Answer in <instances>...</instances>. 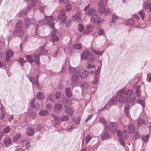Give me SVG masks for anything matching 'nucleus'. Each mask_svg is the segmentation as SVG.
<instances>
[{
    "label": "nucleus",
    "mask_w": 151,
    "mask_h": 151,
    "mask_svg": "<svg viewBox=\"0 0 151 151\" xmlns=\"http://www.w3.org/2000/svg\"><path fill=\"white\" fill-rule=\"evenodd\" d=\"M73 47L74 49L80 50L82 48V45L81 43H77L73 45Z\"/></svg>",
    "instance_id": "44"
},
{
    "label": "nucleus",
    "mask_w": 151,
    "mask_h": 151,
    "mask_svg": "<svg viewBox=\"0 0 151 151\" xmlns=\"http://www.w3.org/2000/svg\"><path fill=\"white\" fill-rule=\"evenodd\" d=\"M133 93L132 89H128L124 91L123 89H122L117 91V96L118 98V101L121 104H129L134 101L135 100L133 99L132 97H127L126 96H130Z\"/></svg>",
    "instance_id": "2"
},
{
    "label": "nucleus",
    "mask_w": 151,
    "mask_h": 151,
    "mask_svg": "<svg viewBox=\"0 0 151 151\" xmlns=\"http://www.w3.org/2000/svg\"><path fill=\"white\" fill-rule=\"evenodd\" d=\"M37 113L33 111L31 112L29 114L30 118L32 119H35L36 117Z\"/></svg>",
    "instance_id": "37"
},
{
    "label": "nucleus",
    "mask_w": 151,
    "mask_h": 151,
    "mask_svg": "<svg viewBox=\"0 0 151 151\" xmlns=\"http://www.w3.org/2000/svg\"><path fill=\"white\" fill-rule=\"evenodd\" d=\"M66 94L68 97H71L72 96V91L69 88H66L65 90Z\"/></svg>",
    "instance_id": "26"
},
{
    "label": "nucleus",
    "mask_w": 151,
    "mask_h": 151,
    "mask_svg": "<svg viewBox=\"0 0 151 151\" xmlns=\"http://www.w3.org/2000/svg\"><path fill=\"white\" fill-rule=\"evenodd\" d=\"M81 18V14L80 13L78 12L76 13L74 16H73L72 18L75 20L78 21Z\"/></svg>",
    "instance_id": "27"
},
{
    "label": "nucleus",
    "mask_w": 151,
    "mask_h": 151,
    "mask_svg": "<svg viewBox=\"0 0 151 151\" xmlns=\"http://www.w3.org/2000/svg\"><path fill=\"white\" fill-rule=\"evenodd\" d=\"M91 22L92 23H99L100 21L98 15L96 14H93L91 18Z\"/></svg>",
    "instance_id": "11"
},
{
    "label": "nucleus",
    "mask_w": 151,
    "mask_h": 151,
    "mask_svg": "<svg viewBox=\"0 0 151 151\" xmlns=\"http://www.w3.org/2000/svg\"><path fill=\"white\" fill-rule=\"evenodd\" d=\"M119 141L120 142V144L121 145L123 146H124L125 145V143L124 140L122 138H120L119 139Z\"/></svg>",
    "instance_id": "58"
},
{
    "label": "nucleus",
    "mask_w": 151,
    "mask_h": 151,
    "mask_svg": "<svg viewBox=\"0 0 151 151\" xmlns=\"http://www.w3.org/2000/svg\"><path fill=\"white\" fill-rule=\"evenodd\" d=\"M37 52L40 55H46L47 54V50H45L44 47H40L37 50Z\"/></svg>",
    "instance_id": "17"
},
{
    "label": "nucleus",
    "mask_w": 151,
    "mask_h": 151,
    "mask_svg": "<svg viewBox=\"0 0 151 151\" xmlns=\"http://www.w3.org/2000/svg\"><path fill=\"white\" fill-rule=\"evenodd\" d=\"M44 97V96L42 93L39 92L37 93V98L38 100H41L43 99Z\"/></svg>",
    "instance_id": "33"
},
{
    "label": "nucleus",
    "mask_w": 151,
    "mask_h": 151,
    "mask_svg": "<svg viewBox=\"0 0 151 151\" xmlns=\"http://www.w3.org/2000/svg\"><path fill=\"white\" fill-rule=\"evenodd\" d=\"M149 137L150 135L149 134H144L142 136V139L145 142H146Z\"/></svg>",
    "instance_id": "46"
},
{
    "label": "nucleus",
    "mask_w": 151,
    "mask_h": 151,
    "mask_svg": "<svg viewBox=\"0 0 151 151\" xmlns=\"http://www.w3.org/2000/svg\"><path fill=\"white\" fill-rule=\"evenodd\" d=\"M33 20V19H29L27 18H26L24 20V25L26 28L28 27L32 23L34 22L32 21Z\"/></svg>",
    "instance_id": "13"
},
{
    "label": "nucleus",
    "mask_w": 151,
    "mask_h": 151,
    "mask_svg": "<svg viewBox=\"0 0 151 151\" xmlns=\"http://www.w3.org/2000/svg\"><path fill=\"white\" fill-rule=\"evenodd\" d=\"M96 66L94 64H89L87 66V68L88 69H90L91 68H94Z\"/></svg>",
    "instance_id": "60"
},
{
    "label": "nucleus",
    "mask_w": 151,
    "mask_h": 151,
    "mask_svg": "<svg viewBox=\"0 0 151 151\" xmlns=\"http://www.w3.org/2000/svg\"><path fill=\"white\" fill-rule=\"evenodd\" d=\"M19 62L21 64H24L26 62V61L24 60L22 58H20L19 60Z\"/></svg>",
    "instance_id": "63"
},
{
    "label": "nucleus",
    "mask_w": 151,
    "mask_h": 151,
    "mask_svg": "<svg viewBox=\"0 0 151 151\" xmlns=\"http://www.w3.org/2000/svg\"><path fill=\"white\" fill-rule=\"evenodd\" d=\"M86 30V31L83 32L84 34H88L91 32L92 31L91 28V27L88 26L87 27Z\"/></svg>",
    "instance_id": "53"
},
{
    "label": "nucleus",
    "mask_w": 151,
    "mask_h": 151,
    "mask_svg": "<svg viewBox=\"0 0 151 151\" xmlns=\"http://www.w3.org/2000/svg\"><path fill=\"white\" fill-rule=\"evenodd\" d=\"M85 27L84 26L81 24L79 23L78 24V29L80 32H83Z\"/></svg>",
    "instance_id": "49"
},
{
    "label": "nucleus",
    "mask_w": 151,
    "mask_h": 151,
    "mask_svg": "<svg viewBox=\"0 0 151 151\" xmlns=\"http://www.w3.org/2000/svg\"><path fill=\"white\" fill-rule=\"evenodd\" d=\"M65 8L66 11L67 12H70L72 8V7L71 4L67 3L65 6Z\"/></svg>",
    "instance_id": "48"
},
{
    "label": "nucleus",
    "mask_w": 151,
    "mask_h": 151,
    "mask_svg": "<svg viewBox=\"0 0 151 151\" xmlns=\"http://www.w3.org/2000/svg\"><path fill=\"white\" fill-rule=\"evenodd\" d=\"M61 96V93L60 92H56L54 94L53 96L54 98L56 99H59Z\"/></svg>",
    "instance_id": "41"
},
{
    "label": "nucleus",
    "mask_w": 151,
    "mask_h": 151,
    "mask_svg": "<svg viewBox=\"0 0 151 151\" xmlns=\"http://www.w3.org/2000/svg\"><path fill=\"white\" fill-rule=\"evenodd\" d=\"M110 134L109 133L106 132L102 134L101 136V140L104 141L109 139L110 138Z\"/></svg>",
    "instance_id": "20"
},
{
    "label": "nucleus",
    "mask_w": 151,
    "mask_h": 151,
    "mask_svg": "<svg viewBox=\"0 0 151 151\" xmlns=\"http://www.w3.org/2000/svg\"><path fill=\"white\" fill-rule=\"evenodd\" d=\"M146 80L149 82H151V73L147 74Z\"/></svg>",
    "instance_id": "56"
},
{
    "label": "nucleus",
    "mask_w": 151,
    "mask_h": 151,
    "mask_svg": "<svg viewBox=\"0 0 151 151\" xmlns=\"http://www.w3.org/2000/svg\"><path fill=\"white\" fill-rule=\"evenodd\" d=\"M106 129H108L110 132L112 133L115 132L117 127L116 124L114 122H111L106 127Z\"/></svg>",
    "instance_id": "6"
},
{
    "label": "nucleus",
    "mask_w": 151,
    "mask_h": 151,
    "mask_svg": "<svg viewBox=\"0 0 151 151\" xmlns=\"http://www.w3.org/2000/svg\"><path fill=\"white\" fill-rule=\"evenodd\" d=\"M143 6L145 10H148L151 13V2L149 3L147 1L144 2Z\"/></svg>",
    "instance_id": "14"
},
{
    "label": "nucleus",
    "mask_w": 151,
    "mask_h": 151,
    "mask_svg": "<svg viewBox=\"0 0 151 151\" xmlns=\"http://www.w3.org/2000/svg\"><path fill=\"white\" fill-rule=\"evenodd\" d=\"M145 122L144 120L142 119H139L137 120V125L138 127H139L143 124H145Z\"/></svg>",
    "instance_id": "40"
},
{
    "label": "nucleus",
    "mask_w": 151,
    "mask_h": 151,
    "mask_svg": "<svg viewBox=\"0 0 151 151\" xmlns=\"http://www.w3.org/2000/svg\"><path fill=\"white\" fill-rule=\"evenodd\" d=\"M10 128L9 127L6 126L3 130V133L5 134L8 133L10 130Z\"/></svg>",
    "instance_id": "50"
},
{
    "label": "nucleus",
    "mask_w": 151,
    "mask_h": 151,
    "mask_svg": "<svg viewBox=\"0 0 151 151\" xmlns=\"http://www.w3.org/2000/svg\"><path fill=\"white\" fill-rule=\"evenodd\" d=\"M45 19H43L42 21H39L37 24L36 28L37 29L39 27V26L47 24L51 27L52 29V38L51 39V41L53 43L54 42L58 41L59 40V38L58 36L56 33V30L54 29V26L55 24L53 22V21L54 20V17H52L51 16H45Z\"/></svg>",
    "instance_id": "1"
},
{
    "label": "nucleus",
    "mask_w": 151,
    "mask_h": 151,
    "mask_svg": "<svg viewBox=\"0 0 151 151\" xmlns=\"http://www.w3.org/2000/svg\"><path fill=\"white\" fill-rule=\"evenodd\" d=\"M60 118L58 117H56L54 118L55 123L56 124H58L59 122H60Z\"/></svg>",
    "instance_id": "57"
},
{
    "label": "nucleus",
    "mask_w": 151,
    "mask_h": 151,
    "mask_svg": "<svg viewBox=\"0 0 151 151\" xmlns=\"http://www.w3.org/2000/svg\"><path fill=\"white\" fill-rule=\"evenodd\" d=\"M124 133H123L122 132H121L120 130H118L117 132V135L118 137H123L126 138L127 135V132L126 131H124Z\"/></svg>",
    "instance_id": "18"
},
{
    "label": "nucleus",
    "mask_w": 151,
    "mask_h": 151,
    "mask_svg": "<svg viewBox=\"0 0 151 151\" xmlns=\"http://www.w3.org/2000/svg\"><path fill=\"white\" fill-rule=\"evenodd\" d=\"M137 103L140 104L143 108H144L145 106V103L144 100L140 99H139L137 100Z\"/></svg>",
    "instance_id": "42"
},
{
    "label": "nucleus",
    "mask_w": 151,
    "mask_h": 151,
    "mask_svg": "<svg viewBox=\"0 0 151 151\" xmlns=\"http://www.w3.org/2000/svg\"><path fill=\"white\" fill-rule=\"evenodd\" d=\"M22 137L20 134H17L14 136L13 138V142H17L19 141L21 139Z\"/></svg>",
    "instance_id": "21"
},
{
    "label": "nucleus",
    "mask_w": 151,
    "mask_h": 151,
    "mask_svg": "<svg viewBox=\"0 0 151 151\" xmlns=\"http://www.w3.org/2000/svg\"><path fill=\"white\" fill-rule=\"evenodd\" d=\"M100 121L104 125H105L106 124V121L103 118H101L100 119Z\"/></svg>",
    "instance_id": "61"
},
{
    "label": "nucleus",
    "mask_w": 151,
    "mask_h": 151,
    "mask_svg": "<svg viewBox=\"0 0 151 151\" xmlns=\"http://www.w3.org/2000/svg\"><path fill=\"white\" fill-rule=\"evenodd\" d=\"M68 68L69 71L73 74L72 78V87L73 88L78 85V76L80 73V71L76 70V68L72 67L70 66H69Z\"/></svg>",
    "instance_id": "3"
},
{
    "label": "nucleus",
    "mask_w": 151,
    "mask_h": 151,
    "mask_svg": "<svg viewBox=\"0 0 151 151\" xmlns=\"http://www.w3.org/2000/svg\"><path fill=\"white\" fill-rule=\"evenodd\" d=\"M3 142L6 147H8L12 144V140L9 137L6 136L3 139Z\"/></svg>",
    "instance_id": "10"
},
{
    "label": "nucleus",
    "mask_w": 151,
    "mask_h": 151,
    "mask_svg": "<svg viewBox=\"0 0 151 151\" xmlns=\"http://www.w3.org/2000/svg\"><path fill=\"white\" fill-rule=\"evenodd\" d=\"M89 74L88 72L86 70H84L81 74L80 76L81 78L84 79L88 76Z\"/></svg>",
    "instance_id": "30"
},
{
    "label": "nucleus",
    "mask_w": 151,
    "mask_h": 151,
    "mask_svg": "<svg viewBox=\"0 0 151 151\" xmlns=\"http://www.w3.org/2000/svg\"><path fill=\"white\" fill-rule=\"evenodd\" d=\"M62 107V105L59 104H56L54 108V111L55 112H58L61 109Z\"/></svg>",
    "instance_id": "22"
},
{
    "label": "nucleus",
    "mask_w": 151,
    "mask_h": 151,
    "mask_svg": "<svg viewBox=\"0 0 151 151\" xmlns=\"http://www.w3.org/2000/svg\"><path fill=\"white\" fill-rule=\"evenodd\" d=\"M117 101V98L116 97H115L112 98L106 104L104 107L102 108L101 109L99 110V111L103 110L104 108L107 109L109 107H106V106H107V105L109 106H112L114 105L116 103Z\"/></svg>",
    "instance_id": "7"
},
{
    "label": "nucleus",
    "mask_w": 151,
    "mask_h": 151,
    "mask_svg": "<svg viewBox=\"0 0 151 151\" xmlns=\"http://www.w3.org/2000/svg\"><path fill=\"white\" fill-rule=\"evenodd\" d=\"M34 133V129L31 127L28 128L27 129V134L29 136H31L33 135Z\"/></svg>",
    "instance_id": "19"
},
{
    "label": "nucleus",
    "mask_w": 151,
    "mask_h": 151,
    "mask_svg": "<svg viewBox=\"0 0 151 151\" xmlns=\"http://www.w3.org/2000/svg\"><path fill=\"white\" fill-rule=\"evenodd\" d=\"M105 10L104 14L105 15L110 13L111 12V9L109 8H106L105 9Z\"/></svg>",
    "instance_id": "55"
},
{
    "label": "nucleus",
    "mask_w": 151,
    "mask_h": 151,
    "mask_svg": "<svg viewBox=\"0 0 151 151\" xmlns=\"http://www.w3.org/2000/svg\"><path fill=\"white\" fill-rule=\"evenodd\" d=\"M107 3V0H100L98 3L99 6H105Z\"/></svg>",
    "instance_id": "25"
},
{
    "label": "nucleus",
    "mask_w": 151,
    "mask_h": 151,
    "mask_svg": "<svg viewBox=\"0 0 151 151\" xmlns=\"http://www.w3.org/2000/svg\"><path fill=\"white\" fill-rule=\"evenodd\" d=\"M90 6V5L88 4L83 9V11L85 12L86 14L89 16L91 15L95 12V10L93 8H91L89 9Z\"/></svg>",
    "instance_id": "5"
},
{
    "label": "nucleus",
    "mask_w": 151,
    "mask_h": 151,
    "mask_svg": "<svg viewBox=\"0 0 151 151\" xmlns=\"http://www.w3.org/2000/svg\"><path fill=\"white\" fill-rule=\"evenodd\" d=\"M24 32L22 30V23L21 21L17 23L16 26V30L13 32L15 37L17 36L22 37L24 35Z\"/></svg>",
    "instance_id": "4"
},
{
    "label": "nucleus",
    "mask_w": 151,
    "mask_h": 151,
    "mask_svg": "<svg viewBox=\"0 0 151 151\" xmlns=\"http://www.w3.org/2000/svg\"><path fill=\"white\" fill-rule=\"evenodd\" d=\"M120 18L115 14H113L112 15L111 19V21L112 23H115L117 22V20Z\"/></svg>",
    "instance_id": "24"
},
{
    "label": "nucleus",
    "mask_w": 151,
    "mask_h": 151,
    "mask_svg": "<svg viewBox=\"0 0 151 151\" xmlns=\"http://www.w3.org/2000/svg\"><path fill=\"white\" fill-rule=\"evenodd\" d=\"M52 107L53 106L52 104H49L46 105V109L47 110H48L49 111H51Z\"/></svg>",
    "instance_id": "54"
},
{
    "label": "nucleus",
    "mask_w": 151,
    "mask_h": 151,
    "mask_svg": "<svg viewBox=\"0 0 151 151\" xmlns=\"http://www.w3.org/2000/svg\"><path fill=\"white\" fill-rule=\"evenodd\" d=\"M128 22L131 25H133L134 24V22L133 19H130L128 20Z\"/></svg>",
    "instance_id": "64"
},
{
    "label": "nucleus",
    "mask_w": 151,
    "mask_h": 151,
    "mask_svg": "<svg viewBox=\"0 0 151 151\" xmlns=\"http://www.w3.org/2000/svg\"><path fill=\"white\" fill-rule=\"evenodd\" d=\"M69 119V117L67 115H65L60 118V122L66 121L68 120Z\"/></svg>",
    "instance_id": "35"
},
{
    "label": "nucleus",
    "mask_w": 151,
    "mask_h": 151,
    "mask_svg": "<svg viewBox=\"0 0 151 151\" xmlns=\"http://www.w3.org/2000/svg\"><path fill=\"white\" fill-rule=\"evenodd\" d=\"M90 55V53L88 51H85L81 55V59L83 60H86L89 57Z\"/></svg>",
    "instance_id": "15"
},
{
    "label": "nucleus",
    "mask_w": 151,
    "mask_h": 151,
    "mask_svg": "<svg viewBox=\"0 0 151 151\" xmlns=\"http://www.w3.org/2000/svg\"><path fill=\"white\" fill-rule=\"evenodd\" d=\"M48 114V111L45 110H42L39 112V114L42 116H45Z\"/></svg>",
    "instance_id": "28"
},
{
    "label": "nucleus",
    "mask_w": 151,
    "mask_h": 151,
    "mask_svg": "<svg viewBox=\"0 0 151 151\" xmlns=\"http://www.w3.org/2000/svg\"><path fill=\"white\" fill-rule=\"evenodd\" d=\"M81 87L83 88L86 89L89 87V85L87 82L83 81H81L79 83Z\"/></svg>",
    "instance_id": "23"
},
{
    "label": "nucleus",
    "mask_w": 151,
    "mask_h": 151,
    "mask_svg": "<svg viewBox=\"0 0 151 151\" xmlns=\"http://www.w3.org/2000/svg\"><path fill=\"white\" fill-rule=\"evenodd\" d=\"M4 117V114L2 111H1L0 113V119H3Z\"/></svg>",
    "instance_id": "62"
},
{
    "label": "nucleus",
    "mask_w": 151,
    "mask_h": 151,
    "mask_svg": "<svg viewBox=\"0 0 151 151\" xmlns=\"http://www.w3.org/2000/svg\"><path fill=\"white\" fill-rule=\"evenodd\" d=\"M130 106L129 105L126 106L124 109V111L126 114V115L127 117H129V108Z\"/></svg>",
    "instance_id": "45"
},
{
    "label": "nucleus",
    "mask_w": 151,
    "mask_h": 151,
    "mask_svg": "<svg viewBox=\"0 0 151 151\" xmlns=\"http://www.w3.org/2000/svg\"><path fill=\"white\" fill-rule=\"evenodd\" d=\"M99 76H94V79L93 81V83L94 84H96L99 82Z\"/></svg>",
    "instance_id": "51"
},
{
    "label": "nucleus",
    "mask_w": 151,
    "mask_h": 151,
    "mask_svg": "<svg viewBox=\"0 0 151 151\" xmlns=\"http://www.w3.org/2000/svg\"><path fill=\"white\" fill-rule=\"evenodd\" d=\"M81 121V118L79 116L77 117L75 119V123L76 124H78Z\"/></svg>",
    "instance_id": "59"
},
{
    "label": "nucleus",
    "mask_w": 151,
    "mask_h": 151,
    "mask_svg": "<svg viewBox=\"0 0 151 151\" xmlns=\"http://www.w3.org/2000/svg\"><path fill=\"white\" fill-rule=\"evenodd\" d=\"M65 10H62L60 12L59 15L58 17L59 19H62L61 20L62 23H65L67 19L66 16H65Z\"/></svg>",
    "instance_id": "8"
},
{
    "label": "nucleus",
    "mask_w": 151,
    "mask_h": 151,
    "mask_svg": "<svg viewBox=\"0 0 151 151\" xmlns=\"http://www.w3.org/2000/svg\"><path fill=\"white\" fill-rule=\"evenodd\" d=\"M64 112L68 116H71L73 114V111L72 108L67 107L65 109Z\"/></svg>",
    "instance_id": "16"
},
{
    "label": "nucleus",
    "mask_w": 151,
    "mask_h": 151,
    "mask_svg": "<svg viewBox=\"0 0 151 151\" xmlns=\"http://www.w3.org/2000/svg\"><path fill=\"white\" fill-rule=\"evenodd\" d=\"M14 54L12 51L10 50H8L6 52V59L7 62H8L10 60V58L12 57Z\"/></svg>",
    "instance_id": "12"
},
{
    "label": "nucleus",
    "mask_w": 151,
    "mask_h": 151,
    "mask_svg": "<svg viewBox=\"0 0 151 151\" xmlns=\"http://www.w3.org/2000/svg\"><path fill=\"white\" fill-rule=\"evenodd\" d=\"M139 15L141 16L142 20H143L145 17V12L143 10H141L139 12Z\"/></svg>",
    "instance_id": "52"
},
{
    "label": "nucleus",
    "mask_w": 151,
    "mask_h": 151,
    "mask_svg": "<svg viewBox=\"0 0 151 151\" xmlns=\"http://www.w3.org/2000/svg\"><path fill=\"white\" fill-rule=\"evenodd\" d=\"M98 35L99 36H104L105 32L104 30L102 29H101L98 30L97 32Z\"/></svg>",
    "instance_id": "43"
},
{
    "label": "nucleus",
    "mask_w": 151,
    "mask_h": 151,
    "mask_svg": "<svg viewBox=\"0 0 151 151\" xmlns=\"http://www.w3.org/2000/svg\"><path fill=\"white\" fill-rule=\"evenodd\" d=\"M92 52L96 55H102L103 53L104 52V50H101L99 51L96 50H95L92 49Z\"/></svg>",
    "instance_id": "36"
},
{
    "label": "nucleus",
    "mask_w": 151,
    "mask_h": 151,
    "mask_svg": "<svg viewBox=\"0 0 151 151\" xmlns=\"http://www.w3.org/2000/svg\"><path fill=\"white\" fill-rule=\"evenodd\" d=\"M92 138V137L91 135L90 134H87L85 138V142L87 144L88 143Z\"/></svg>",
    "instance_id": "31"
},
{
    "label": "nucleus",
    "mask_w": 151,
    "mask_h": 151,
    "mask_svg": "<svg viewBox=\"0 0 151 151\" xmlns=\"http://www.w3.org/2000/svg\"><path fill=\"white\" fill-rule=\"evenodd\" d=\"M39 77L38 75H36V79H35L34 77H31L29 78V81L32 83V85H35L37 87H39V83L38 81V78Z\"/></svg>",
    "instance_id": "9"
},
{
    "label": "nucleus",
    "mask_w": 151,
    "mask_h": 151,
    "mask_svg": "<svg viewBox=\"0 0 151 151\" xmlns=\"http://www.w3.org/2000/svg\"><path fill=\"white\" fill-rule=\"evenodd\" d=\"M140 87V86L139 85L137 86V89L135 91L136 95L138 97H140L141 95V89L139 88Z\"/></svg>",
    "instance_id": "39"
},
{
    "label": "nucleus",
    "mask_w": 151,
    "mask_h": 151,
    "mask_svg": "<svg viewBox=\"0 0 151 151\" xmlns=\"http://www.w3.org/2000/svg\"><path fill=\"white\" fill-rule=\"evenodd\" d=\"M128 131L130 133H133L134 131V127L133 125L130 124L128 127Z\"/></svg>",
    "instance_id": "32"
},
{
    "label": "nucleus",
    "mask_w": 151,
    "mask_h": 151,
    "mask_svg": "<svg viewBox=\"0 0 151 151\" xmlns=\"http://www.w3.org/2000/svg\"><path fill=\"white\" fill-rule=\"evenodd\" d=\"M62 103L65 107H66L71 104V102L70 101H68L67 98H65L63 99Z\"/></svg>",
    "instance_id": "34"
},
{
    "label": "nucleus",
    "mask_w": 151,
    "mask_h": 151,
    "mask_svg": "<svg viewBox=\"0 0 151 151\" xmlns=\"http://www.w3.org/2000/svg\"><path fill=\"white\" fill-rule=\"evenodd\" d=\"M40 55L38 53H35L34 54V61L37 64H38L39 63Z\"/></svg>",
    "instance_id": "29"
},
{
    "label": "nucleus",
    "mask_w": 151,
    "mask_h": 151,
    "mask_svg": "<svg viewBox=\"0 0 151 151\" xmlns=\"http://www.w3.org/2000/svg\"><path fill=\"white\" fill-rule=\"evenodd\" d=\"M99 13L101 14H104L105 12V6H99Z\"/></svg>",
    "instance_id": "47"
},
{
    "label": "nucleus",
    "mask_w": 151,
    "mask_h": 151,
    "mask_svg": "<svg viewBox=\"0 0 151 151\" xmlns=\"http://www.w3.org/2000/svg\"><path fill=\"white\" fill-rule=\"evenodd\" d=\"M26 58L27 61L30 63H32L34 61L32 56L31 55H27L26 56Z\"/></svg>",
    "instance_id": "38"
}]
</instances>
